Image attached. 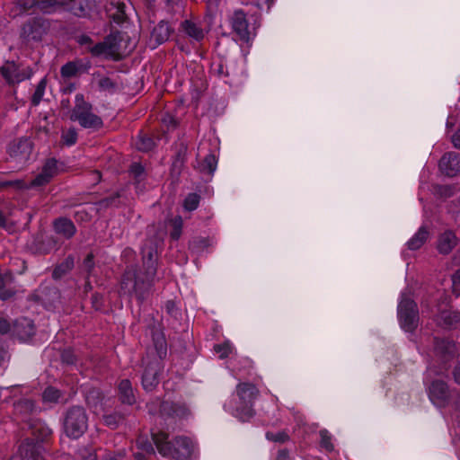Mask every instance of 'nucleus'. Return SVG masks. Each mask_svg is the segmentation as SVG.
<instances>
[{
  "instance_id": "bf43d9fd",
  "label": "nucleus",
  "mask_w": 460,
  "mask_h": 460,
  "mask_svg": "<svg viewBox=\"0 0 460 460\" xmlns=\"http://www.w3.org/2000/svg\"><path fill=\"white\" fill-rule=\"evenodd\" d=\"M125 7L124 3H117L116 12L111 14L114 22L120 24L126 20Z\"/></svg>"
},
{
  "instance_id": "a211bd4d",
  "label": "nucleus",
  "mask_w": 460,
  "mask_h": 460,
  "mask_svg": "<svg viewBox=\"0 0 460 460\" xmlns=\"http://www.w3.org/2000/svg\"><path fill=\"white\" fill-rule=\"evenodd\" d=\"M28 429L31 430V435L36 442L40 444L49 443L52 438L53 431L49 425L41 419L35 418L27 425Z\"/></svg>"
},
{
  "instance_id": "603ef678",
  "label": "nucleus",
  "mask_w": 460,
  "mask_h": 460,
  "mask_svg": "<svg viewBox=\"0 0 460 460\" xmlns=\"http://www.w3.org/2000/svg\"><path fill=\"white\" fill-rule=\"evenodd\" d=\"M137 447L141 450V453L147 454L148 456H155V447L153 443L147 438H138L137 440Z\"/></svg>"
},
{
  "instance_id": "864d4df0",
  "label": "nucleus",
  "mask_w": 460,
  "mask_h": 460,
  "mask_svg": "<svg viewBox=\"0 0 460 460\" xmlns=\"http://www.w3.org/2000/svg\"><path fill=\"white\" fill-rule=\"evenodd\" d=\"M321 438L320 446L328 452H332L334 449V446L332 443V436L327 429H321L319 431Z\"/></svg>"
},
{
  "instance_id": "6e6552de",
  "label": "nucleus",
  "mask_w": 460,
  "mask_h": 460,
  "mask_svg": "<svg viewBox=\"0 0 460 460\" xmlns=\"http://www.w3.org/2000/svg\"><path fill=\"white\" fill-rule=\"evenodd\" d=\"M49 28V22L41 18L34 17L22 24L21 37L24 40H32L40 41L42 36L47 33Z\"/></svg>"
},
{
  "instance_id": "ddd939ff",
  "label": "nucleus",
  "mask_w": 460,
  "mask_h": 460,
  "mask_svg": "<svg viewBox=\"0 0 460 460\" xmlns=\"http://www.w3.org/2000/svg\"><path fill=\"white\" fill-rule=\"evenodd\" d=\"M229 21L233 31L237 35L239 40L248 43L251 40V33L245 12L242 9L234 10Z\"/></svg>"
},
{
  "instance_id": "4d7b16f0",
  "label": "nucleus",
  "mask_w": 460,
  "mask_h": 460,
  "mask_svg": "<svg viewBox=\"0 0 460 460\" xmlns=\"http://www.w3.org/2000/svg\"><path fill=\"white\" fill-rule=\"evenodd\" d=\"M92 307L95 311L104 312L105 311V301L104 296L101 293L95 292L91 297Z\"/></svg>"
},
{
  "instance_id": "e2e57ef3",
  "label": "nucleus",
  "mask_w": 460,
  "mask_h": 460,
  "mask_svg": "<svg viewBox=\"0 0 460 460\" xmlns=\"http://www.w3.org/2000/svg\"><path fill=\"white\" fill-rule=\"evenodd\" d=\"M51 181L50 175L41 171L31 182L32 187H40L48 184Z\"/></svg>"
},
{
  "instance_id": "774afa93",
  "label": "nucleus",
  "mask_w": 460,
  "mask_h": 460,
  "mask_svg": "<svg viewBox=\"0 0 460 460\" xmlns=\"http://www.w3.org/2000/svg\"><path fill=\"white\" fill-rule=\"evenodd\" d=\"M165 310L169 315L177 319L181 315L180 309L177 307L173 300H168L165 303Z\"/></svg>"
},
{
  "instance_id": "aec40b11",
  "label": "nucleus",
  "mask_w": 460,
  "mask_h": 460,
  "mask_svg": "<svg viewBox=\"0 0 460 460\" xmlns=\"http://www.w3.org/2000/svg\"><path fill=\"white\" fill-rule=\"evenodd\" d=\"M460 240L453 230H446L438 236L436 248L439 254L448 255Z\"/></svg>"
},
{
  "instance_id": "8fccbe9b",
  "label": "nucleus",
  "mask_w": 460,
  "mask_h": 460,
  "mask_svg": "<svg viewBox=\"0 0 460 460\" xmlns=\"http://www.w3.org/2000/svg\"><path fill=\"white\" fill-rule=\"evenodd\" d=\"M88 52L94 58L101 57L102 55H105L106 58H109V49L107 46L105 45L104 41L98 42L94 46L88 48Z\"/></svg>"
},
{
  "instance_id": "a18cd8bd",
  "label": "nucleus",
  "mask_w": 460,
  "mask_h": 460,
  "mask_svg": "<svg viewBox=\"0 0 460 460\" xmlns=\"http://www.w3.org/2000/svg\"><path fill=\"white\" fill-rule=\"evenodd\" d=\"M46 85H47V79L44 77L39 82V84L36 86L35 92L31 96V102L32 106H37L41 102L45 89H46Z\"/></svg>"
},
{
  "instance_id": "c03bdc74",
  "label": "nucleus",
  "mask_w": 460,
  "mask_h": 460,
  "mask_svg": "<svg viewBox=\"0 0 460 460\" xmlns=\"http://www.w3.org/2000/svg\"><path fill=\"white\" fill-rule=\"evenodd\" d=\"M78 134L76 129L72 127L66 130H63L61 134V142L63 145L71 146L77 142Z\"/></svg>"
},
{
  "instance_id": "20e7f679",
  "label": "nucleus",
  "mask_w": 460,
  "mask_h": 460,
  "mask_svg": "<svg viewBox=\"0 0 460 460\" xmlns=\"http://www.w3.org/2000/svg\"><path fill=\"white\" fill-rule=\"evenodd\" d=\"M240 402L235 409V416L242 421H247L255 414L253 402L259 394L258 388L251 383H240L236 386Z\"/></svg>"
},
{
  "instance_id": "6ab92c4d",
  "label": "nucleus",
  "mask_w": 460,
  "mask_h": 460,
  "mask_svg": "<svg viewBox=\"0 0 460 460\" xmlns=\"http://www.w3.org/2000/svg\"><path fill=\"white\" fill-rule=\"evenodd\" d=\"M439 169L448 177L456 176L460 172V154L447 152L443 155L438 164Z\"/></svg>"
},
{
  "instance_id": "72a5a7b5",
  "label": "nucleus",
  "mask_w": 460,
  "mask_h": 460,
  "mask_svg": "<svg viewBox=\"0 0 460 460\" xmlns=\"http://www.w3.org/2000/svg\"><path fill=\"white\" fill-rule=\"evenodd\" d=\"M52 248L51 240H45L42 234L34 236L30 244L31 252L39 255L49 253Z\"/></svg>"
},
{
  "instance_id": "7c9ffc66",
  "label": "nucleus",
  "mask_w": 460,
  "mask_h": 460,
  "mask_svg": "<svg viewBox=\"0 0 460 460\" xmlns=\"http://www.w3.org/2000/svg\"><path fill=\"white\" fill-rule=\"evenodd\" d=\"M75 267V257L72 254L66 256L60 263L57 264L52 271V279L55 280L61 279Z\"/></svg>"
},
{
  "instance_id": "f704fd0d",
  "label": "nucleus",
  "mask_w": 460,
  "mask_h": 460,
  "mask_svg": "<svg viewBox=\"0 0 460 460\" xmlns=\"http://www.w3.org/2000/svg\"><path fill=\"white\" fill-rule=\"evenodd\" d=\"M217 165V158L214 154L209 153L203 158L202 161L198 162V165L195 166V169H197L200 173L210 177L216 171Z\"/></svg>"
},
{
  "instance_id": "dca6fc26",
  "label": "nucleus",
  "mask_w": 460,
  "mask_h": 460,
  "mask_svg": "<svg viewBox=\"0 0 460 460\" xmlns=\"http://www.w3.org/2000/svg\"><path fill=\"white\" fill-rule=\"evenodd\" d=\"M36 332V327L32 320L27 317H20L13 321L12 335L21 341L31 340Z\"/></svg>"
},
{
  "instance_id": "c9c22d12",
  "label": "nucleus",
  "mask_w": 460,
  "mask_h": 460,
  "mask_svg": "<svg viewBox=\"0 0 460 460\" xmlns=\"http://www.w3.org/2000/svg\"><path fill=\"white\" fill-rule=\"evenodd\" d=\"M75 121H78L81 127L84 128H91L95 131L100 130L103 127L102 119L93 112L80 117V119H76Z\"/></svg>"
},
{
  "instance_id": "5fc2aeb1",
  "label": "nucleus",
  "mask_w": 460,
  "mask_h": 460,
  "mask_svg": "<svg viewBox=\"0 0 460 460\" xmlns=\"http://www.w3.org/2000/svg\"><path fill=\"white\" fill-rule=\"evenodd\" d=\"M98 85L102 91H108L110 93H114L118 89L117 82L108 76L101 78L98 82Z\"/></svg>"
},
{
  "instance_id": "2f4dec72",
  "label": "nucleus",
  "mask_w": 460,
  "mask_h": 460,
  "mask_svg": "<svg viewBox=\"0 0 460 460\" xmlns=\"http://www.w3.org/2000/svg\"><path fill=\"white\" fill-rule=\"evenodd\" d=\"M442 325L447 329H460V312L443 310L438 315Z\"/></svg>"
},
{
  "instance_id": "5701e85b",
  "label": "nucleus",
  "mask_w": 460,
  "mask_h": 460,
  "mask_svg": "<svg viewBox=\"0 0 460 460\" xmlns=\"http://www.w3.org/2000/svg\"><path fill=\"white\" fill-rule=\"evenodd\" d=\"M118 399L123 405L132 406L137 402L132 383L129 379L125 378L119 381L117 385Z\"/></svg>"
},
{
  "instance_id": "09e8293b",
  "label": "nucleus",
  "mask_w": 460,
  "mask_h": 460,
  "mask_svg": "<svg viewBox=\"0 0 460 460\" xmlns=\"http://www.w3.org/2000/svg\"><path fill=\"white\" fill-rule=\"evenodd\" d=\"M265 437L268 440L275 443H286L290 440V437L286 430H281L277 433L267 431Z\"/></svg>"
},
{
  "instance_id": "393cba45",
  "label": "nucleus",
  "mask_w": 460,
  "mask_h": 460,
  "mask_svg": "<svg viewBox=\"0 0 460 460\" xmlns=\"http://www.w3.org/2000/svg\"><path fill=\"white\" fill-rule=\"evenodd\" d=\"M174 33V28L166 21H160L151 31V40L155 41L156 46L166 42Z\"/></svg>"
},
{
  "instance_id": "9d476101",
  "label": "nucleus",
  "mask_w": 460,
  "mask_h": 460,
  "mask_svg": "<svg viewBox=\"0 0 460 460\" xmlns=\"http://www.w3.org/2000/svg\"><path fill=\"white\" fill-rule=\"evenodd\" d=\"M194 450V444L191 439L185 436H177L172 439L170 447V455L175 460H190Z\"/></svg>"
},
{
  "instance_id": "bb28decb",
  "label": "nucleus",
  "mask_w": 460,
  "mask_h": 460,
  "mask_svg": "<svg viewBox=\"0 0 460 460\" xmlns=\"http://www.w3.org/2000/svg\"><path fill=\"white\" fill-rule=\"evenodd\" d=\"M63 11L77 17H86L91 10V0H63Z\"/></svg>"
},
{
  "instance_id": "3c124183",
  "label": "nucleus",
  "mask_w": 460,
  "mask_h": 460,
  "mask_svg": "<svg viewBox=\"0 0 460 460\" xmlns=\"http://www.w3.org/2000/svg\"><path fill=\"white\" fill-rule=\"evenodd\" d=\"M61 362L67 366L75 365L77 362V357L71 348H66L60 352Z\"/></svg>"
},
{
  "instance_id": "473e14b6",
  "label": "nucleus",
  "mask_w": 460,
  "mask_h": 460,
  "mask_svg": "<svg viewBox=\"0 0 460 460\" xmlns=\"http://www.w3.org/2000/svg\"><path fill=\"white\" fill-rule=\"evenodd\" d=\"M127 415L125 411L115 410L112 412H105L102 415V421L111 429H117L126 420Z\"/></svg>"
},
{
  "instance_id": "6e6d98bb",
  "label": "nucleus",
  "mask_w": 460,
  "mask_h": 460,
  "mask_svg": "<svg viewBox=\"0 0 460 460\" xmlns=\"http://www.w3.org/2000/svg\"><path fill=\"white\" fill-rule=\"evenodd\" d=\"M161 122H162V129L164 131L170 130V129H175L179 125L178 120L172 115H171L169 113H165L164 115H163V117L161 119Z\"/></svg>"
},
{
  "instance_id": "4468645a",
  "label": "nucleus",
  "mask_w": 460,
  "mask_h": 460,
  "mask_svg": "<svg viewBox=\"0 0 460 460\" xmlns=\"http://www.w3.org/2000/svg\"><path fill=\"white\" fill-rule=\"evenodd\" d=\"M174 155L172 156V163L171 165V175L178 177L181 173L188 155V143L183 138H179L173 145Z\"/></svg>"
},
{
  "instance_id": "2eb2a0df",
  "label": "nucleus",
  "mask_w": 460,
  "mask_h": 460,
  "mask_svg": "<svg viewBox=\"0 0 460 460\" xmlns=\"http://www.w3.org/2000/svg\"><path fill=\"white\" fill-rule=\"evenodd\" d=\"M42 445L36 442L34 438L26 437L20 438L18 454L22 460H39L42 454Z\"/></svg>"
},
{
  "instance_id": "a19ab883",
  "label": "nucleus",
  "mask_w": 460,
  "mask_h": 460,
  "mask_svg": "<svg viewBox=\"0 0 460 460\" xmlns=\"http://www.w3.org/2000/svg\"><path fill=\"white\" fill-rule=\"evenodd\" d=\"M63 0H38V9L46 14H50L58 11H63Z\"/></svg>"
},
{
  "instance_id": "412c9836",
  "label": "nucleus",
  "mask_w": 460,
  "mask_h": 460,
  "mask_svg": "<svg viewBox=\"0 0 460 460\" xmlns=\"http://www.w3.org/2000/svg\"><path fill=\"white\" fill-rule=\"evenodd\" d=\"M52 227L57 234L62 236L66 240L72 239L77 231L74 222L66 217L55 218L52 222Z\"/></svg>"
},
{
  "instance_id": "ea45409f",
  "label": "nucleus",
  "mask_w": 460,
  "mask_h": 460,
  "mask_svg": "<svg viewBox=\"0 0 460 460\" xmlns=\"http://www.w3.org/2000/svg\"><path fill=\"white\" fill-rule=\"evenodd\" d=\"M85 402L88 407L96 408L100 404H102L104 394L100 388L97 387H90L85 392Z\"/></svg>"
},
{
  "instance_id": "49530a36",
  "label": "nucleus",
  "mask_w": 460,
  "mask_h": 460,
  "mask_svg": "<svg viewBox=\"0 0 460 460\" xmlns=\"http://www.w3.org/2000/svg\"><path fill=\"white\" fill-rule=\"evenodd\" d=\"M432 192L438 198H450L454 194L453 188L449 185L434 184L432 186Z\"/></svg>"
},
{
  "instance_id": "79ce46f5",
  "label": "nucleus",
  "mask_w": 460,
  "mask_h": 460,
  "mask_svg": "<svg viewBox=\"0 0 460 460\" xmlns=\"http://www.w3.org/2000/svg\"><path fill=\"white\" fill-rule=\"evenodd\" d=\"M16 72L17 69L13 63H7L5 66L0 67V74L10 84L22 80Z\"/></svg>"
},
{
  "instance_id": "39448f33",
  "label": "nucleus",
  "mask_w": 460,
  "mask_h": 460,
  "mask_svg": "<svg viewBox=\"0 0 460 460\" xmlns=\"http://www.w3.org/2000/svg\"><path fill=\"white\" fill-rule=\"evenodd\" d=\"M397 314L401 327L404 331L412 332L418 327V305L413 299L405 294L402 295Z\"/></svg>"
},
{
  "instance_id": "f257e3e1",
  "label": "nucleus",
  "mask_w": 460,
  "mask_h": 460,
  "mask_svg": "<svg viewBox=\"0 0 460 460\" xmlns=\"http://www.w3.org/2000/svg\"><path fill=\"white\" fill-rule=\"evenodd\" d=\"M158 240L148 237L141 248L142 267L127 265L120 279V290L135 296L138 305H142L151 295L154 279L157 272Z\"/></svg>"
},
{
  "instance_id": "423d86ee",
  "label": "nucleus",
  "mask_w": 460,
  "mask_h": 460,
  "mask_svg": "<svg viewBox=\"0 0 460 460\" xmlns=\"http://www.w3.org/2000/svg\"><path fill=\"white\" fill-rule=\"evenodd\" d=\"M433 350L436 361L439 364L438 370L447 372L456 354V342L448 338L434 337Z\"/></svg>"
},
{
  "instance_id": "cd10ccee",
  "label": "nucleus",
  "mask_w": 460,
  "mask_h": 460,
  "mask_svg": "<svg viewBox=\"0 0 460 460\" xmlns=\"http://www.w3.org/2000/svg\"><path fill=\"white\" fill-rule=\"evenodd\" d=\"M75 107L73 108L69 117L72 121H75L76 119H80V117L85 116L92 112L93 105L84 100L83 93H77L75 95Z\"/></svg>"
},
{
  "instance_id": "4be33fe9",
  "label": "nucleus",
  "mask_w": 460,
  "mask_h": 460,
  "mask_svg": "<svg viewBox=\"0 0 460 460\" xmlns=\"http://www.w3.org/2000/svg\"><path fill=\"white\" fill-rule=\"evenodd\" d=\"M91 67V62L83 59H75L64 64L60 68L62 78L68 79L76 76L80 73H87Z\"/></svg>"
},
{
  "instance_id": "e433bc0d",
  "label": "nucleus",
  "mask_w": 460,
  "mask_h": 460,
  "mask_svg": "<svg viewBox=\"0 0 460 460\" xmlns=\"http://www.w3.org/2000/svg\"><path fill=\"white\" fill-rule=\"evenodd\" d=\"M429 232L426 226H421L418 232L407 243L408 249L416 251L420 249L429 239Z\"/></svg>"
},
{
  "instance_id": "f8f14e48",
  "label": "nucleus",
  "mask_w": 460,
  "mask_h": 460,
  "mask_svg": "<svg viewBox=\"0 0 460 460\" xmlns=\"http://www.w3.org/2000/svg\"><path fill=\"white\" fill-rule=\"evenodd\" d=\"M147 329L150 330L153 344L159 359H164L167 355V341L160 323L153 316L149 320Z\"/></svg>"
},
{
  "instance_id": "7ed1b4c3",
  "label": "nucleus",
  "mask_w": 460,
  "mask_h": 460,
  "mask_svg": "<svg viewBox=\"0 0 460 460\" xmlns=\"http://www.w3.org/2000/svg\"><path fill=\"white\" fill-rule=\"evenodd\" d=\"M446 372L438 370L437 367H429L425 375V384L428 385V394L430 401L438 407H445L451 397L447 383L436 379V376H443Z\"/></svg>"
},
{
  "instance_id": "c85d7f7f",
  "label": "nucleus",
  "mask_w": 460,
  "mask_h": 460,
  "mask_svg": "<svg viewBox=\"0 0 460 460\" xmlns=\"http://www.w3.org/2000/svg\"><path fill=\"white\" fill-rule=\"evenodd\" d=\"M124 190H119L116 192L112 193L111 196L103 198L96 202H94V205L98 207L97 211L100 210H106L109 208H120L123 206V202L121 201V199L123 197Z\"/></svg>"
},
{
  "instance_id": "a878e982",
  "label": "nucleus",
  "mask_w": 460,
  "mask_h": 460,
  "mask_svg": "<svg viewBox=\"0 0 460 460\" xmlns=\"http://www.w3.org/2000/svg\"><path fill=\"white\" fill-rule=\"evenodd\" d=\"M151 438L155 446L158 453L167 457L170 455V447H172V440H169V433L163 430H151Z\"/></svg>"
},
{
  "instance_id": "9b49d317",
  "label": "nucleus",
  "mask_w": 460,
  "mask_h": 460,
  "mask_svg": "<svg viewBox=\"0 0 460 460\" xmlns=\"http://www.w3.org/2000/svg\"><path fill=\"white\" fill-rule=\"evenodd\" d=\"M178 31L179 33L175 36L174 40L179 49L181 51L184 50V45L181 43V33H184L190 39V40H194L196 42H200L205 37L203 29L190 20H184L181 22Z\"/></svg>"
},
{
  "instance_id": "0e129e2a",
  "label": "nucleus",
  "mask_w": 460,
  "mask_h": 460,
  "mask_svg": "<svg viewBox=\"0 0 460 460\" xmlns=\"http://www.w3.org/2000/svg\"><path fill=\"white\" fill-rule=\"evenodd\" d=\"M190 245L194 250H203L210 246V240L207 237H196L190 242Z\"/></svg>"
},
{
  "instance_id": "b1692460",
  "label": "nucleus",
  "mask_w": 460,
  "mask_h": 460,
  "mask_svg": "<svg viewBox=\"0 0 460 460\" xmlns=\"http://www.w3.org/2000/svg\"><path fill=\"white\" fill-rule=\"evenodd\" d=\"M123 40V34L119 31H111L104 37L103 41L109 51V58L114 61H120L123 56L119 53L120 43Z\"/></svg>"
},
{
  "instance_id": "de8ad7c7",
  "label": "nucleus",
  "mask_w": 460,
  "mask_h": 460,
  "mask_svg": "<svg viewBox=\"0 0 460 460\" xmlns=\"http://www.w3.org/2000/svg\"><path fill=\"white\" fill-rule=\"evenodd\" d=\"M200 196L195 192L189 193L183 201V208L187 211L195 210L199 204Z\"/></svg>"
},
{
  "instance_id": "338daca9",
  "label": "nucleus",
  "mask_w": 460,
  "mask_h": 460,
  "mask_svg": "<svg viewBox=\"0 0 460 460\" xmlns=\"http://www.w3.org/2000/svg\"><path fill=\"white\" fill-rule=\"evenodd\" d=\"M25 183L22 180H15V181H0V191L3 189L13 187L15 189H22L24 188Z\"/></svg>"
},
{
  "instance_id": "f3484780",
  "label": "nucleus",
  "mask_w": 460,
  "mask_h": 460,
  "mask_svg": "<svg viewBox=\"0 0 460 460\" xmlns=\"http://www.w3.org/2000/svg\"><path fill=\"white\" fill-rule=\"evenodd\" d=\"M163 368L159 361L153 360L147 363L142 375V386L146 392L154 391L159 384L158 376Z\"/></svg>"
},
{
  "instance_id": "37998d69",
  "label": "nucleus",
  "mask_w": 460,
  "mask_h": 460,
  "mask_svg": "<svg viewBox=\"0 0 460 460\" xmlns=\"http://www.w3.org/2000/svg\"><path fill=\"white\" fill-rule=\"evenodd\" d=\"M169 224L172 227L170 237L174 241L179 240L181 235L183 226L182 217L181 216H176L170 219Z\"/></svg>"
},
{
  "instance_id": "0eeeda50",
  "label": "nucleus",
  "mask_w": 460,
  "mask_h": 460,
  "mask_svg": "<svg viewBox=\"0 0 460 460\" xmlns=\"http://www.w3.org/2000/svg\"><path fill=\"white\" fill-rule=\"evenodd\" d=\"M36 401L31 398L21 397L13 402L12 418L18 425H27L35 418L37 411Z\"/></svg>"
},
{
  "instance_id": "58836bf2",
  "label": "nucleus",
  "mask_w": 460,
  "mask_h": 460,
  "mask_svg": "<svg viewBox=\"0 0 460 460\" xmlns=\"http://www.w3.org/2000/svg\"><path fill=\"white\" fill-rule=\"evenodd\" d=\"M155 146V142L154 138L148 135L147 133L141 130L137 137L136 141V147L140 152H149L153 150Z\"/></svg>"
},
{
  "instance_id": "13d9d810",
  "label": "nucleus",
  "mask_w": 460,
  "mask_h": 460,
  "mask_svg": "<svg viewBox=\"0 0 460 460\" xmlns=\"http://www.w3.org/2000/svg\"><path fill=\"white\" fill-rule=\"evenodd\" d=\"M128 172L137 181L144 179L145 167L140 163H132L129 166Z\"/></svg>"
},
{
  "instance_id": "052dcab7",
  "label": "nucleus",
  "mask_w": 460,
  "mask_h": 460,
  "mask_svg": "<svg viewBox=\"0 0 460 460\" xmlns=\"http://www.w3.org/2000/svg\"><path fill=\"white\" fill-rule=\"evenodd\" d=\"M42 172L50 175V179H52L58 173V161L55 158L47 160Z\"/></svg>"
},
{
  "instance_id": "c756f323",
  "label": "nucleus",
  "mask_w": 460,
  "mask_h": 460,
  "mask_svg": "<svg viewBox=\"0 0 460 460\" xmlns=\"http://www.w3.org/2000/svg\"><path fill=\"white\" fill-rule=\"evenodd\" d=\"M31 149L32 142L30 138L22 137L10 144L9 154L11 156L29 155Z\"/></svg>"
},
{
  "instance_id": "69168bd1",
  "label": "nucleus",
  "mask_w": 460,
  "mask_h": 460,
  "mask_svg": "<svg viewBox=\"0 0 460 460\" xmlns=\"http://www.w3.org/2000/svg\"><path fill=\"white\" fill-rule=\"evenodd\" d=\"M94 255L90 252L86 255L83 261V268L86 271L87 275L90 276L94 269Z\"/></svg>"
},
{
  "instance_id": "1a4fd4ad",
  "label": "nucleus",
  "mask_w": 460,
  "mask_h": 460,
  "mask_svg": "<svg viewBox=\"0 0 460 460\" xmlns=\"http://www.w3.org/2000/svg\"><path fill=\"white\" fill-rule=\"evenodd\" d=\"M159 414L164 419H184L190 415L185 402L164 400L159 405Z\"/></svg>"
},
{
  "instance_id": "4c0bfd02",
  "label": "nucleus",
  "mask_w": 460,
  "mask_h": 460,
  "mask_svg": "<svg viewBox=\"0 0 460 460\" xmlns=\"http://www.w3.org/2000/svg\"><path fill=\"white\" fill-rule=\"evenodd\" d=\"M64 398V392L55 386L48 385L41 394V400L44 403H59Z\"/></svg>"
},
{
  "instance_id": "f03ea898",
  "label": "nucleus",
  "mask_w": 460,
  "mask_h": 460,
  "mask_svg": "<svg viewBox=\"0 0 460 460\" xmlns=\"http://www.w3.org/2000/svg\"><path fill=\"white\" fill-rule=\"evenodd\" d=\"M64 434L71 439L80 438L88 429V415L81 405L68 407L62 415Z\"/></svg>"
},
{
  "instance_id": "680f3d73",
  "label": "nucleus",
  "mask_w": 460,
  "mask_h": 460,
  "mask_svg": "<svg viewBox=\"0 0 460 460\" xmlns=\"http://www.w3.org/2000/svg\"><path fill=\"white\" fill-rule=\"evenodd\" d=\"M214 350L219 354L220 358H226L231 353V345L228 341L214 345Z\"/></svg>"
}]
</instances>
